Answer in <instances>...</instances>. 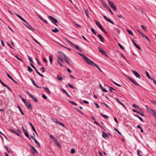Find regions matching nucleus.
I'll list each match as a JSON object with an SVG mask.
<instances>
[{
  "label": "nucleus",
  "mask_w": 156,
  "mask_h": 156,
  "mask_svg": "<svg viewBox=\"0 0 156 156\" xmlns=\"http://www.w3.org/2000/svg\"><path fill=\"white\" fill-rule=\"evenodd\" d=\"M120 55H121V57L122 58H123L125 60H126V57L122 53H120Z\"/></svg>",
  "instance_id": "nucleus-50"
},
{
  "label": "nucleus",
  "mask_w": 156,
  "mask_h": 156,
  "mask_svg": "<svg viewBox=\"0 0 156 156\" xmlns=\"http://www.w3.org/2000/svg\"><path fill=\"white\" fill-rule=\"evenodd\" d=\"M132 107L135 108L137 109H140L141 108L139 107V106L137 105H136L135 104H133L132 105Z\"/></svg>",
  "instance_id": "nucleus-29"
},
{
  "label": "nucleus",
  "mask_w": 156,
  "mask_h": 156,
  "mask_svg": "<svg viewBox=\"0 0 156 156\" xmlns=\"http://www.w3.org/2000/svg\"><path fill=\"white\" fill-rule=\"evenodd\" d=\"M132 72L134 74V75L137 78H140V74L136 71H135L132 69Z\"/></svg>",
  "instance_id": "nucleus-14"
},
{
  "label": "nucleus",
  "mask_w": 156,
  "mask_h": 156,
  "mask_svg": "<svg viewBox=\"0 0 156 156\" xmlns=\"http://www.w3.org/2000/svg\"><path fill=\"white\" fill-rule=\"evenodd\" d=\"M52 31L54 33H57L59 31V30L57 28H55V29L52 30Z\"/></svg>",
  "instance_id": "nucleus-40"
},
{
  "label": "nucleus",
  "mask_w": 156,
  "mask_h": 156,
  "mask_svg": "<svg viewBox=\"0 0 156 156\" xmlns=\"http://www.w3.org/2000/svg\"><path fill=\"white\" fill-rule=\"evenodd\" d=\"M24 25L26 26L29 29L33 31H34L36 29L32 27L30 24L28 23V24H26L24 23H23Z\"/></svg>",
  "instance_id": "nucleus-6"
},
{
  "label": "nucleus",
  "mask_w": 156,
  "mask_h": 156,
  "mask_svg": "<svg viewBox=\"0 0 156 156\" xmlns=\"http://www.w3.org/2000/svg\"><path fill=\"white\" fill-rule=\"evenodd\" d=\"M42 96L43 98L45 99H47V97H46L44 94H43Z\"/></svg>",
  "instance_id": "nucleus-58"
},
{
  "label": "nucleus",
  "mask_w": 156,
  "mask_h": 156,
  "mask_svg": "<svg viewBox=\"0 0 156 156\" xmlns=\"http://www.w3.org/2000/svg\"><path fill=\"white\" fill-rule=\"evenodd\" d=\"M144 30H145V31H146V27H145L143 25H141L140 26Z\"/></svg>",
  "instance_id": "nucleus-55"
},
{
  "label": "nucleus",
  "mask_w": 156,
  "mask_h": 156,
  "mask_svg": "<svg viewBox=\"0 0 156 156\" xmlns=\"http://www.w3.org/2000/svg\"><path fill=\"white\" fill-rule=\"evenodd\" d=\"M26 92L28 95L30 97H31L33 95L32 94H30L28 91H27Z\"/></svg>",
  "instance_id": "nucleus-53"
},
{
  "label": "nucleus",
  "mask_w": 156,
  "mask_h": 156,
  "mask_svg": "<svg viewBox=\"0 0 156 156\" xmlns=\"http://www.w3.org/2000/svg\"><path fill=\"white\" fill-rule=\"evenodd\" d=\"M85 12L86 14V16L88 17L89 18V15H88V11L87 9H86L85 10Z\"/></svg>",
  "instance_id": "nucleus-39"
},
{
  "label": "nucleus",
  "mask_w": 156,
  "mask_h": 156,
  "mask_svg": "<svg viewBox=\"0 0 156 156\" xmlns=\"http://www.w3.org/2000/svg\"><path fill=\"white\" fill-rule=\"evenodd\" d=\"M30 146L31 148V150L32 151V153L33 154H36L38 153L37 151L36 150L34 147L31 145H30Z\"/></svg>",
  "instance_id": "nucleus-7"
},
{
  "label": "nucleus",
  "mask_w": 156,
  "mask_h": 156,
  "mask_svg": "<svg viewBox=\"0 0 156 156\" xmlns=\"http://www.w3.org/2000/svg\"><path fill=\"white\" fill-rule=\"evenodd\" d=\"M118 45L121 49L123 50L125 48L123 47L119 43H118Z\"/></svg>",
  "instance_id": "nucleus-45"
},
{
  "label": "nucleus",
  "mask_w": 156,
  "mask_h": 156,
  "mask_svg": "<svg viewBox=\"0 0 156 156\" xmlns=\"http://www.w3.org/2000/svg\"><path fill=\"white\" fill-rule=\"evenodd\" d=\"M68 101L70 103L73 104V105H77L76 103L75 102H74V101H71L69 100Z\"/></svg>",
  "instance_id": "nucleus-46"
},
{
  "label": "nucleus",
  "mask_w": 156,
  "mask_h": 156,
  "mask_svg": "<svg viewBox=\"0 0 156 156\" xmlns=\"http://www.w3.org/2000/svg\"><path fill=\"white\" fill-rule=\"evenodd\" d=\"M108 4L111 7L112 9H113L114 10L116 11V8L114 3L111 1H109V0L108 1Z\"/></svg>",
  "instance_id": "nucleus-4"
},
{
  "label": "nucleus",
  "mask_w": 156,
  "mask_h": 156,
  "mask_svg": "<svg viewBox=\"0 0 156 156\" xmlns=\"http://www.w3.org/2000/svg\"><path fill=\"white\" fill-rule=\"evenodd\" d=\"M55 144L59 147H60L61 146L60 144V143L57 141L56 140H55Z\"/></svg>",
  "instance_id": "nucleus-33"
},
{
  "label": "nucleus",
  "mask_w": 156,
  "mask_h": 156,
  "mask_svg": "<svg viewBox=\"0 0 156 156\" xmlns=\"http://www.w3.org/2000/svg\"><path fill=\"white\" fill-rule=\"evenodd\" d=\"M112 90H115V91H116V90H115L114 88H113L112 87H109V90L110 91L112 92H113Z\"/></svg>",
  "instance_id": "nucleus-47"
},
{
  "label": "nucleus",
  "mask_w": 156,
  "mask_h": 156,
  "mask_svg": "<svg viewBox=\"0 0 156 156\" xmlns=\"http://www.w3.org/2000/svg\"><path fill=\"white\" fill-rule=\"evenodd\" d=\"M31 98H32L34 101L36 102H37L38 101V99L36 98L35 97L33 96V95H32L31 97Z\"/></svg>",
  "instance_id": "nucleus-43"
},
{
  "label": "nucleus",
  "mask_w": 156,
  "mask_h": 156,
  "mask_svg": "<svg viewBox=\"0 0 156 156\" xmlns=\"http://www.w3.org/2000/svg\"><path fill=\"white\" fill-rule=\"evenodd\" d=\"M57 58H58V60H59V62H63V60L61 59L60 57L58 56H57Z\"/></svg>",
  "instance_id": "nucleus-51"
},
{
  "label": "nucleus",
  "mask_w": 156,
  "mask_h": 156,
  "mask_svg": "<svg viewBox=\"0 0 156 156\" xmlns=\"http://www.w3.org/2000/svg\"><path fill=\"white\" fill-rule=\"evenodd\" d=\"M48 19L51 21L52 23L54 24L55 25L57 26L58 25L57 24V23H58L57 20L55 18L51 16H49L48 17Z\"/></svg>",
  "instance_id": "nucleus-3"
},
{
  "label": "nucleus",
  "mask_w": 156,
  "mask_h": 156,
  "mask_svg": "<svg viewBox=\"0 0 156 156\" xmlns=\"http://www.w3.org/2000/svg\"><path fill=\"white\" fill-rule=\"evenodd\" d=\"M133 42V44H134V46L139 50H140L141 49V48L140 46L139 45L137 44L133 41V40H131Z\"/></svg>",
  "instance_id": "nucleus-17"
},
{
  "label": "nucleus",
  "mask_w": 156,
  "mask_h": 156,
  "mask_svg": "<svg viewBox=\"0 0 156 156\" xmlns=\"http://www.w3.org/2000/svg\"><path fill=\"white\" fill-rule=\"evenodd\" d=\"M91 65H92L94 67H96V68L98 67V66L95 63H94L93 61L91 63Z\"/></svg>",
  "instance_id": "nucleus-35"
},
{
  "label": "nucleus",
  "mask_w": 156,
  "mask_h": 156,
  "mask_svg": "<svg viewBox=\"0 0 156 156\" xmlns=\"http://www.w3.org/2000/svg\"><path fill=\"white\" fill-rule=\"evenodd\" d=\"M17 107H18V108L19 109V110L20 112L23 115H24V113L22 111L21 108L19 106V105H17Z\"/></svg>",
  "instance_id": "nucleus-31"
},
{
  "label": "nucleus",
  "mask_w": 156,
  "mask_h": 156,
  "mask_svg": "<svg viewBox=\"0 0 156 156\" xmlns=\"http://www.w3.org/2000/svg\"><path fill=\"white\" fill-rule=\"evenodd\" d=\"M65 59L64 60L68 64H69V65H70L69 63V58L67 57L66 55L65 56V57H64Z\"/></svg>",
  "instance_id": "nucleus-26"
},
{
  "label": "nucleus",
  "mask_w": 156,
  "mask_h": 156,
  "mask_svg": "<svg viewBox=\"0 0 156 156\" xmlns=\"http://www.w3.org/2000/svg\"><path fill=\"white\" fill-rule=\"evenodd\" d=\"M102 136L104 138L108 137V134L104 132H102Z\"/></svg>",
  "instance_id": "nucleus-20"
},
{
  "label": "nucleus",
  "mask_w": 156,
  "mask_h": 156,
  "mask_svg": "<svg viewBox=\"0 0 156 156\" xmlns=\"http://www.w3.org/2000/svg\"><path fill=\"white\" fill-rule=\"evenodd\" d=\"M61 90L62 92L65 93L68 97H71V96L68 93V92L66 90H65L64 89H61Z\"/></svg>",
  "instance_id": "nucleus-24"
},
{
  "label": "nucleus",
  "mask_w": 156,
  "mask_h": 156,
  "mask_svg": "<svg viewBox=\"0 0 156 156\" xmlns=\"http://www.w3.org/2000/svg\"><path fill=\"white\" fill-rule=\"evenodd\" d=\"M49 59L50 63L52 64V57L51 55L49 57Z\"/></svg>",
  "instance_id": "nucleus-44"
},
{
  "label": "nucleus",
  "mask_w": 156,
  "mask_h": 156,
  "mask_svg": "<svg viewBox=\"0 0 156 156\" xmlns=\"http://www.w3.org/2000/svg\"><path fill=\"white\" fill-rule=\"evenodd\" d=\"M54 121L55 122V123H57L58 124V122H59V121H58V120L57 119H54Z\"/></svg>",
  "instance_id": "nucleus-64"
},
{
  "label": "nucleus",
  "mask_w": 156,
  "mask_h": 156,
  "mask_svg": "<svg viewBox=\"0 0 156 156\" xmlns=\"http://www.w3.org/2000/svg\"><path fill=\"white\" fill-rule=\"evenodd\" d=\"M31 37L35 42L38 44L40 45H41V44L36 39H35L32 36H31Z\"/></svg>",
  "instance_id": "nucleus-34"
},
{
  "label": "nucleus",
  "mask_w": 156,
  "mask_h": 156,
  "mask_svg": "<svg viewBox=\"0 0 156 156\" xmlns=\"http://www.w3.org/2000/svg\"><path fill=\"white\" fill-rule=\"evenodd\" d=\"M30 80H31V82H32V83L36 87L39 88H41V87H39L35 83V82H34V80L32 78L30 79Z\"/></svg>",
  "instance_id": "nucleus-18"
},
{
  "label": "nucleus",
  "mask_w": 156,
  "mask_h": 156,
  "mask_svg": "<svg viewBox=\"0 0 156 156\" xmlns=\"http://www.w3.org/2000/svg\"><path fill=\"white\" fill-rule=\"evenodd\" d=\"M137 154H138V156H142V154H141L142 152L141 151H140L139 150H138L137 151Z\"/></svg>",
  "instance_id": "nucleus-38"
},
{
  "label": "nucleus",
  "mask_w": 156,
  "mask_h": 156,
  "mask_svg": "<svg viewBox=\"0 0 156 156\" xmlns=\"http://www.w3.org/2000/svg\"><path fill=\"white\" fill-rule=\"evenodd\" d=\"M20 19L23 21L24 22H25L27 24H28V23L23 18H22V17L20 18Z\"/></svg>",
  "instance_id": "nucleus-60"
},
{
  "label": "nucleus",
  "mask_w": 156,
  "mask_h": 156,
  "mask_svg": "<svg viewBox=\"0 0 156 156\" xmlns=\"http://www.w3.org/2000/svg\"><path fill=\"white\" fill-rule=\"evenodd\" d=\"M65 40L66 41V42L69 44H70L73 47L76 48V49L80 51H82V50H81L80 48H79L78 46L74 44L71 41L69 40L67 38H65Z\"/></svg>",
  "instance_id": "nucleus-1"
},
{
  "label": "nucleus",
  "mask_w": 156,
  "mask_h": 156,
  "mask_svg": "<svg viewBox=\"0 0 156 156\" xmlns=\"http://www.w3.org/2000/svg\"><path fill=\"white\" fill-rule=\"evenodd\" d=\"M28 71L30 72L31 73L32 71V69L30 66H28Z\"/></svg>",
  "instance_id": "nucleus-48"
},
{
  "label": "nucleus",
  "mask_w": 156,
  "mask_h": 156,
  "mask_svg": "<svg viewBox=\"0 0 156 156\" xmlns=\"http://www.w3.org/2000/svg\"><path fill=\"white\" fill-rule=\"evenodd\" d=\"M98 49L99 51L102 54L104 55L105 56H107V54L105 52L103 49H102V48H101L100 47H98Z\"/></svg>",
  "instance_id": "nucleus-12"
},
{
  "label": "nucleus",
  "mask_w": 156,
  "mask_h": 156,
  "mask_svg": "<svg viewBox=\"0 0 156 156\" xmlns=\"http://www.w3.org/2000/svg\"><path fill=\"white\" fill-rule=\"evenodd\" d=\"M127 78L129 79L135 85L139 86L140 85L135 80H133L132 78L130 77L127 76Z\"/></svg>",
  "instance_id": "nucleus-5"
},
{
  "label": "nucleus",
  "mask_w": 156,
  "mask_h": 156,
  "mask_svg": "<svg viewBox=\"0 0 156 156\" xmlns=\"http://www.w3.org/2000/svg\"><path fill=\"white\" fill-rule=\"evenodd\" d=\"M58 52L59 55L62 58L63 57H65V56H66V55L63 52L61 51H58Z\"/></svg>",
  "instance_id": "nucleus-19"
},
{
  "label": "nucleus",
  "mask_w": 156,
  "mask_h": 156,
  "mask_svg": "<svg viewBox=\"0 0 156 156\" xmlns=\"http://www.w3.org/2000/svg\"><path fill=\"white\" fill-rule=\"evenodd\" d=\"M134 115L138 118L141 121H143V119L141 117H140L139 116L136 115Z\"/></svg>",
  "instance_id": "nucleus-52"
},
{
  "label": "nucleus",
  "mask_w": 156,
  "mask_h": 156,
  "mask_svg": "<svg viewBox=\"0 0 156 156\" xmlns=\"http://www.w3.org/2000/svg\"><path fill=\"white\" fill-rule=\"evenodd\" d=\"M28 59L32 63L33 62V60L32 59V58H31V57H30V56H29L28 57Z\"/></svg>",
  "instance_id": "nucleus-56"
},
{
  "label": "nucleus",
  "mask_w": 156,
  "mask_h": 156,
  "mask_svg": "<svg viewBox=\"0 0 156 156\" xmlns=\"http://www.w3.org/2000/svg\"><path fill=\"white\" fill-rule=\"evenodd\" d=\"M91 30L92 32L94 34L96 35L97 34V33L95 32V30L94 29L91 28Z\"/></svg>",
  "instance_id": "nucleus-49"
},
{
  "label": "nucleus",
  "mask_w": 156,
  "mask_h": 156,
  "mask_svg": "<svg viewBox=\"0 0 156 156\" xmlns=\"http://www.w3.org/2000/svg\"><path fill=\"white\" fill-rule=\"evenodd\" d=\"M145 73L146 75L151 80V79H152L150 76L148 72L147 71H146Z\"/></svg>",
  "instance_id": "nucleus-42"
},
{
  "label": "nucleus",
  "mask_w": 156,
  "mask_h": 156,
  "mask_svg": "<svg viewBox=\"0 0 156 156\" xmlns=\"http://www.w3.org/2000/svg\"><path fill=\"white\" fill-rule=\"evenodd\" d=\"M94 104L95 105V106H96V107L97 108H99L100 107V106H99V105L96 103L94 102Z\"/></svg>",
  "instance_id": "nucleus-62"
},
{
  "label": "nucleus",
  "mask_w": 156,
  "mask_h": 156,
  "mask_svg": "<svg viewBox=\"0 0 156 156\" xmlns=\"http://www.w3.org/2000/svg\"><path fill=\"white\" fill-rule=\"evenodd\" d=\"M9 130L10 132H12L14 134L16 135H17L18 136H20V134L19 133H18L16 132L15 131L13 130L10 129H9Z\"/></svg>",
  "instance_id": "nucleus-21"
},
{
  "label": "nucleus",
  "mask_w": 156,
  "mask_h": 156,
  "mask_svg": "<svg viewBox=\"0 0 156 156\" xmlns=\"http://www.w3.org/2000/svg\"><path fill=\"white\" fill-rule=\"evenodd\" d=\"M57 77L58 80L60 81L62 80L63 79L62 77L59 75H58Z\"/></svg>",
  "instance_id": "nucleus-32"
},
{
  "label": "nucleus",
  "mask_w": 156,
  "mask_h": 156,
  "mask_svg": "<svg viewBox=\"0 0 156 156\" xmlns=\"http://www.w3.org/2000/svg\"><path fill=\"white\" fill-rule=\"evenodd\" d=\"M102 4L106 9H108L109 7L105 2H104Z\"/></svg>",
  "instance_id": "nucleus-37"
},
{
  "label": "nucleus",
  "mask_w": 156,
  "mask_h": 156,
  "mask_svg": "<svg viewBox=\"0 0 156 156\" xmlns=\"http://www.w3.org/2000/svg\"><path fill=\"white\" fill-rule=\"evenodd\" d=\"M126 31L128 32L129 34L130 35H131L132 36H133V34L132 32L130 30L127 29L126 30Z\"/></svg>",
  "instance_id": "nucleus-28"
},
{
  "label": "nucleus",
  "mask_w": 156,
  "mask_h": 156,
  "mask_svg": "<svg viewBox=\"0 0 156 156\" xmlns=\"http://www.w3.org/2000/svg\"><path fill=\"white\" fill-rule=\"evenodd\" d=\"M25 105L27 107V108L28 109L31 110L32 109V107L30 103L29 102H27L26 103H25Z\"/></svg>",
  "instance_id": "nucleus-11"
},
{
  "label": "nucleus",
  "mask_w": 156,
  "mask_h": 156,
  "mask_svg": "<svg viewBox=\"0 0 156 156\" xmlns=\"http://www.w3.org/2000/svg\"><path fill=\"white\" fill-rule=\"evenodd\" d=\"M115 130L120 135L121 134V133L118 130L115 128H114Z\"/></svg>",
  "instance_id": "nucleus-54"
},
{
  "label": "nucleus",
  "mask_w": 156,
  "mask_h": 156,
  "mask_svg": "<svg viewBox=\"0 0 156 156\" xmlns=\"http://www.w3.org/2000/svg\"><path fill=\"white\" fill-rule=\"evenodd\" d=\"M35 143L37 144V147H41V146L40 144L37 141V140L35 139L34 140Z\"/></svg>",
  "instance_id": "nucleus-36"
},
{
  "label": "nucleus",
  "mask_w": 156,
  "mask_h": 156,
  "mask_svg": "<svg viewBox=\"0 0 156 156\" xmlns=\"http://www.w3.org/2000/svg\"><path fill=\"white\" fill-rule=\"evenodd\" d=\"M100 114H101V115L103 116V117H104L106 119H108V118L109 117L107 115H105L103 114L102 113H100Z\"/></svg>",
  "instance_id": "nucleus-30"
},
{
  "label": "nucleus",
  "mask_w": 156,
  "mask_h": 156,
  "mask_svg": "<svg viewBox=\"0 0 156 156\" xmlns=\"http://www.w3.org/2000/svg\"><path fill=\"white\" fill-rule=\"evenodd\" d=\"M29 124H30V125L31 126V127H32L33 130L35 132V133L37 135V133L36 130L35 129L34 127L33 126V124H32V123H31L30 122H29Z\"/></svg>",
  "instance_id": "nucleus-22"
},
{
  "label": "nucleus",
  "mask_w": 156,
  "mask_h": 156,
  "mask_svg": "<svg viewBox=\"0 0 156 156\" xmlns=\"http://www.w3.org/2000/svg\"><path fill=\"white\" fill-rule=\"evenodd\" d=\"M102 104L104 105L106 107L108 108L109 109H111V108L109 107V106L108 105H107L104 102H103L102 103Z\"/></svg>",
  "instance_id": "nucleus-59"
},
{
  "label": "nucleus",
  "mask_w": 156,
  "mask_h": 156,
  "mask_svg": "<svg viewBox=\"0 0 156 156\" xmlns=\"http://www.w3.org/2000/svg\"><path fill=\"white\" fill-rule=\"evenodd\" d=\"M147 110L151 115H153L156 119V112L151 109L147 106H145Z\"/></svg>",
  "instance_id": "nucleus-2"
},
{
  "label": "nucleus",
  "mask_w": 156,
  "mask_h": 156,
  "mask_svg": "<svg viewBox=\"0 0 156 156\" xmlns=\"http://www.w3.org/2000/svg\"><path fill=\"white\" fill-rule=\"evenodd\" d=\"M43 89L46 91L49 94H51L50 91L48 87H44Z\"/></svg>",
  "instance_id": "nucleus-25"
},
{
  "label": "nucleus",
  "mask_w": 156,
  "mask_h": 156,
  "mask_svg": "<svg viewBox=\"0 0 156 156\" xmlns=\"http://www.w3.org/2000/svg\"><path fill=\"white\" fill-rule=\"evenodd\" d=\"M22 100L24 102V104H25V103H26L27 102L26 101V100L24 98H22Z\"/></svg>",
  "instance_id": "nucleus-63"
},
{
  "label": "nucleus",
  "mask_w": 156,
  "mask_h": 156,
  "mask_svg": "<svg viewBox=\"0 0 156 156\" xmlns=\"http://www.w3.org/2000/svg\"><path fill=\"white\" fill-rule=\"evenodd\" d=\"M83 59L88 63L90 65H91L92 62H93L91 60H90L88 58H87L86 57H83Z\"/></svg>",
  "instance_id": "nucleus-10"
},
{
  "label": "nucleus",
  "mask_w": 156,
  "mask_h": 156,
  "mask_svg": "<svg viewBox=\"0 0 156 156\" xmlns=\"http://www.w3.org/2000/svg\"><path fill=\"white\" fill-rule=\"evenodd\" d=\"M15 57L17 58V59L19 61L23 62V61L20 58H19L17 55H15Z\"/></svg>",
  "instance_id": "nucleus-41"
},
{
  "label": "nucleus",
  "mask_w": 156,
  "mask_h": 156,
  "mask_svg": "<svg viewBox=\"0 0 156 156\" xmlns=\"http://www.w3.org/2000/svg\"><path fill=\"white\" fill-rule=\"evenodd\" d=\"M50 137L53 139H55V137L52 135L50 134Z\"/></svg>",
  "instance_id": "nucleus-61"
},
{
  "label": "nucleus",
  "mask_w": 156,
  "mask_h": 156,
  "mask_svg": "<svg viewBox=\"0 0 156 156\" xmlns=\"http://www.w3.org/2000/svg\"><path fill=\"white\" fill-rule=\"evenodd\" d=\"M75 150L73 148L71 149V153L72 154H74V153H75Z\"/></svg>",
  "instance_id": "nucleus-57"
},
{
  "label": "nucleus",
  "mask_w": 156,
  "mask_h": 156,
  "mask_svg": "<svg viewBox=\"0 0 156 156\" xmlns=\"http://www.w3.org/2000/svg\"><path fill=\"white\" fill-rule=\"evenodd\" d=\"M96 23L97 26L99 27V28L101 30H104L102 26H101V24H100V23L98 21H96Z\"/></svg>",
  "instance_id": "nucleus-15"
},
{
  "label": "nucleus",
  "mask_w": 156,
  "mask_h": 156,
  "mask_svg": "<svg viewBox=\"0 0 156 156\" xmlns=\"http://www.w3.org/2000/svg\"><path fill=\"white\" fill-rule=\"evenodd\" d=\"M31 66L35 69V71L40 76L42 77H43L44 76L41 73H40L38 71L37 69L36 68V67L34 66V65L32 63H30Z\"/></svg>",
  "instance_id": "nucleus-8"
},
{
  "label": "nucleus",
  "mask_w": 156,
  "mask_h": 156,
  "mask_svg": "<svg viewBox=\"0 0 156 156\" xmlns=\"http://www.w3.org/2000/svg\"><path fill=\"white\" fill-rule=\"evenodd\" d=\"M7 74L8 76L15 83L19 85V83L18 82L14 80L9 75V74L8 73H7Z\"/></svg>",
  "instance_id": "nucleus-13"
},
{
  "label": "nucleus",
  "mask_w": 156,
  "mask_h": 156,
  "mask_svg": "<svg viewBox=\"0 0 156 156\" xmlns=\"http://www.w3.org/2000/svg\"><path fill=\"white\" fill-rule=\"evenodd\" d=\"M103 17L107 21L109 22L112 24H114V22L112 21L110 19L108 18L106 16H104Z\"/></svg>",
  "instance_id": "nucleus-16"
},
{
  "label": "nucleus",
  "mask_w": 156,
  "mask_h": 156,
  "mask_svg": "<svg viewBox=\"0 0 156 156\" xmlns=\"http://www.w3.org/2000/svg\"><path fill=\"white\" fill-rule=\"evenodd\" d=\"M24 134L30 140V137L29 136V135L28 134V133H27V131L25 132L24 133Z\"/></svg>",
  "instance_id": "nucleus-27"
},
{
  "label": "nucleus",
  "mask_w": 156,
  "mask_h": 156,
  "mask_svg": "<svg viewBox=\"0 0 156 156\" xmlns=\"http://www.w3.org/2000/svg\"><path fill=\"white\" fill-rule=\"evenodd\" d=\"M139 33L143 37H145L148 41L150 42L148 38L142 32L138 30H137Z\"/></svg>",
  "instance_id": "nucleus-9"
},
{
  "label": "nucleus",
  "mask_w": 156,
  "mask_h": 156,
  "mask_svg": "<svg viewBox=\"0 0 156 156\" xmlns=\"http://www.w3.org/2000/svg\"><path fill=\"white\" fill-rule=\"evenodd\" d=\"M97 37H98L99 39L101 40L102 42H103L104 39L103 37L101 36L100 34H98L97 35Z\"/></svg>",
  "instance_id": "nucleus-23"
}]
</instances>
